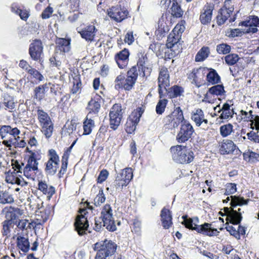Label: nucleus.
<instances>
[{
	"label": "nucleus",
	"mask_w": 259,
	"mask_h": 259,
	"mask_svg": "<svg viewBox=\"0 0 259 259\" xmlns=\"http://www.w3.org/2000/svg\"><path fill=\"white\" fill-rule=\"evenodd\" d=\"M183 222L182 223L185 227L189 229L195 230L199 233L203 234L208 236H214L218 235L219 231L216 229H212L211 224L205 223L203 225H198L196 223L199 222L197 217L194 218L193 219H188L187 215L182 217Z\"/></svg>",
	"instance_id": "f257e3e1"
},
{
	"label": "nucleus",
	"mask_w": 259,
	"mask_h": 259,
	"mask_svg": "<svg viewBox=\"0 0 259 259\" xmlns=\"http://www.w3.org/2000/svg\"><path fill=\"white\" fill-rule=\"evenodd\" d=\"M172 158L176 162L181 164H188L191 162L194 158V153L186 146L177 145L170 149Z\"/></svg>",
	"instance_id": "f03ea898"
},
{
	"label": "nucleus",
	"mask_w": 259,
	"mask_h": 259,
	"mask_svg": "<svg viewBox=\"0 0 259 259\" xmlns=\"http://www.w3.org/2000/svg\"><path fill=\"white\" fill-rule=\"evenodd\" d=\"M37 114L41 132L46 138H50L54 130V124L50 117L42 109H38Z\"/></svg>",
	"instance_id": "7ed1b4c3"
},
{
	"label": "nucleus",
	"mask_w": 259,
	"mask_h": 259,
	"mask_svg": "<svg viewBox=\"0 0 259 259\" xmlns=\"http://www.w3.org/2000/svg\"><path fill=\"white\" fill-rule=\"evenodd\" d=\"M20 134L19 130L17 127H12L10 125H3L0 128V136L3 139L6 138L8 136L13 137L9 140H4L3 143L7 147H11L12 145L16 144L17 140L20 139Z\"/></svg>",
	"instance_id": "20e7f679"
},
{
	"label": "nucleus",
	"mask_w": 259,
	"mask_h": 259,
	"mask_svg": "<svg viewBox=\"0 0 259 259\" xmlns=\"http://www.w3.org/2000/svg\"><path fill=\"white\" fill-rule=\"evenodd\" d=\"M132 169L130 167L122 169L117 174L114 182V186L116 190H121L123 187L126 186L133 179Z\"/></svg>",
	"instance_id": "39448f33"
},
{
	"label": "nucleus",
	"mask_w": 259,
	"mask_h": 259,
	"mask_svg": "<svg viewBox=\"0 0 259 259\" xmlns=\"http://www.w3.org/2000/svg\"><path fill=\"white\" fill-rule=\"evenodd\" d=\"M48 160L46 163L45 170L47 175H54L57 171L60 164V158L57 152L53 149L49 150Z\"/></svg>",
	"instance_id": "423d86ee"
},
{
	"label": "nucleus",
	"mask_w": 259,
	"mask_h": 259,
	"mask_svg": "<svg viewBox=\"0 0 259 259\" xmlns=\"http://www.w3.org/2000/svg\"><path fill=\"white\" fill-rule=\"evenodd\" d=\"M185 120L183 112L180 107H177L171 113L164 118L165 124L174 128L178 127Z\"/></svg>",
	"instance_id": "0eeeda50"
},
{
	"label": "nucleus",
	"mask_w": 259,
	"mask_h": 259,
	"mask_svg": "<svg viewBox=\"0 0 259 259\" xmlns=\"http://www.w3.org/2000/svg\"><path fill=\"white\" fill-rule=\"evenodd\" d=\"M184 30L185 26L183 24L179 23L176 25L172 31L167 37L166 46L168 48L172 49L179 46V41Z\"/></svg>",
	"instance_id": "6e6552de"
},
{
	"label": "nucleus",
	"mask_w": 259,
	"mask_h": 259,
	"mask_svg": "<svg viewBox=\"0 0 259 259\" xmlns=\"http://www.w3.org/2000/svg\"><path fill=\"white\" fill-rule=\"evenodd\" d=\"M194 133V130L191 124L187 120L182 122L176 140L179 143H184L191 139Z\"/></svg>",
	"instance_id": "1a4fd4ad"
},
{
	"label": "nucleus",
	"mask_w": 259,
	"mask_h": 259,
	"mask_svg": "<svg viewBox=\"0 0 259 259\" xmlns=\"http://www.w3.org/2000/svg\"><path fill=\"white\" fill-rule=\"evenodd\" d=\"M109 117L111 128L114 130L117 129L122 118V109L120 104H115L112 106L110 109Z\"/></svg>",
	"instance_id": "9d476101"
},
{
	"label": "nucleus",
	"mask_w": 259,
	"mask_h": 259,
	"mask_svg": "<svg viewBox=\"0 0 259 259\" xmlns=\"http://www.w3.org/2000/svg\"><path fill=\"white\" fill-rule=\"evenodd\" d=\"M158 81L159 97L162 98L163 96V90L167 91V87H168L170 85L169 75L166 67H162L160 69Z\"/></svg>",
	"instance_id": "9b49d317"
},
{
	"label": "nucleus",
	"mask_w": 259,
	"mask_h": 259,
	"mask_svg": "<svg viewBox=\"0 0 259 259\" xmlns=\"http://www.w3.org/2000/svg\"><path fill=\"white\" fill-rule=\"evenodd\" d=\"M95 249H98L107 257L112 255L116 251L117 245L111 240L105 239L104 241L96 243Z\"/></svg>",
	"instance_id": "f8f14e48"
},
{
	"label": "nucleus",
	"mask_w": 259,
	"mask_h": 259,
	"mask_svg": "<svg viewBox=\"0 0 259 259\" xmlns=\"http://www.w3.org/2000/svg\"><path fill=\"white\" fill-rule=\"evenodd\" d=\"M128 14L127 10L124 7H121V5L112 7L108 11V15L111 19L117 22H120L125 19Z\"/></svg>",
	"instance_id": "ddd939ff"
},
{
	"label": "nucleus",
	"mask_w": 259,
	"mask_h": 259,
	"mask_svg": "<svg viewBox=\"0 0 259 259\" xmlns=\"http://www.w3.org/2000/svg\"><path fill=\"white\" fill-rule=\"evenodd\" d=\"M207 72H208V68L206 67L194 69L189 74L188 78L193 80L192 82L194 83L196 86L199 87L204 83V78L206 76Z\"/></svg>",
	"instance_id": "4468645a"
},
{
	"label": "nucleus",
	"mask_w": 259,
	"mask_h": 259,
	"mask_svg": "<svg viewBox=\"0 0 259 259\" xmlns=\"http://www.w3.org/2000/svg\"><path fill=\"white\" fill-rule=\"evenodd\" d=\"M138 57L137 65L139 69L140 75L142 77L149 76L152 71V67L148 61L146 55L140 53L138 55Z\"/></svg>",
	"instance_id": "2eb2a0df"
},
{
	"label": "nucleus",
	"mask_w": 259,
	"mask_h": 259,
	"mask_svg": "<svg viewBox=\"0 0 259 259\" xmlns=\"http://www.w3.org/2000/svg\"><path fill=\"white\" fill-rule=\"evenodd\" d=\"M43 53V47L40 40H35L30 45L29 54L31 59L34 61H40Z\"/></svg>",
	"instance_id": "dca6fc26"
},
{
	"label": "nucleus",
	"mask_w": 259,
	"mask_h": 259,
	"mask_svg": "<svg viewBox=\"0 0 259 259\" xmlns=\"http://www.w3.org/2000/svg\"><path fill=\"white\" fill-rule=\"evenodd\" d=\"M142 114L140 111H135L130 115L125 125V130L128 134H132L135 131Z\"/></svg>",
	"instance_id": "f3484780"
},
{
	"label": "nucleus",
	"mask_w": 259,
	"mask_h": 259,
	"mask_svg": "<svg viewBox=\"0 0 259 259\" xmlns=\"http://www.w3.org/2000/svg\"><path fill=\"white\" fill-rule=\"evenodd\" d=\"M85 210L84 209L80 210L79 212L81 214L77 217L74 223L75 230L79 235H82L85 233V231L87 230L89 227L87 219L82 214H85Z\"/></svg>",
	"instance_id": "a211bd4d"
},
{
	"label": "nucleus",
	"mask_w": 259,
	"mask_h": 259,
	"mask_svg": "<svg viewBox=\"0 0 259 259\" xmlns=\"http://www.w3.org/2000/svg\"><path fill=\"white\" fill-rule=\"evenodd\" d=\"M191 119L197 126L202 125L203 129L207 128L208 120L205 119L204 113L201 109H197L192 113Z\"/></svg>",
	"instance_id": "6ab92c4d"
},
{
	"label": "nucleus",
	"mask_w": 259,
	"mask_h": 259,
	"mask_svg": "<svg viewBox=\"0 0 259 259\" xmlns=\"http://www.w3.org/2000/svg\"><path fill=\"white\" fill-rule=\"evenodd\" d=\"M129 55V51L126 49H124L115 55V60L120 68L123 69L127 66Z\"/></svg>",
	"instance_id": "aec40b11"
},
{
	"label": "nucleus",
	"mask_w": 259,
	"mask_h": 259,
	"mask_svg": "<svg viewBox=\"0 0 259 259\" xmlns=\"http://www.w3.org/2000/svg\"><path fill=\"white\" fill-rule=\"evenodd\" d=\"M97 31V28L94 25H89L82 29L78 31L82 38L88 41L94 40Z\"/></svg>",
	"instance_id": "412c9836"
},
{
	"label": "nucleus",
	"mask_w": 259,
	"mask_h": 259,
	"mask_svg": "<svg viewBox=\"0 0 259 259\" xmlns=\"http://www.w3.org/2000/svg\"><path fill=\"white\" fill-rule=\"evenodd\" d=\"M213 10V6L211 4H207L204 6L200 16V20L202 24H206L210 22Z\"/></svg>",
	"instance_id": "4be33fe9"
},
{
	"label": "nucleus",
	"mask_w": 259,
	"mask_h": 259,
	"mask_svg": "<svg viewBox=\"0 0 259 259\" xmlns=\"http://www.w3.org/2000/svg\"><path fill=\"white\" fill-rule=\"evenodd\" d=\"M219 147V150L222 154L231 153L236 147L233 142L229 140H224L220 143Z\"/></svg>",
	"instance_id": "5701e85b"
},
{
	"label": "nucleus",
	"mask_w": 259,
	"mask_h": 259,
	"mask_svg": "<svg viewBox=\"0 0 259 259\" xmlns=\"http://www.w3.org/2000/svg\"><path fill=\"white\" fill-rule=\"evenodd\" d=\"M160 217L163 227L165 229H168L172 224V215L169 210L163 208L161 210Z\"/></svg>",
	"instance_id": "b1692460"
},
{
	"label": "nucleus",
	"mask_w": 259,
	"mask_h": 259,
	"mask_svg": "<svg viewBox=\"0 0 259 259\" xmlns=\"http://www.w3.org/2000/svg\"><path fill=\"white\" fill-rule=\"evenodd\" d=\"M56 51L67 53L70 50V40L63 38H57L56 40Z\"/></svg>",
	"instance_id": "393cba45"
},
{
	"label": "nucleus",
	"mask_w": 259,
	"mask_h": 259,
	"mask_svg": "<svg viewBox=\"0 0 259 259\" xmlns=\"http://www.w3.org/2000/svg\"><path fill=\"white\" fill-rule=\"evenodd\" d=\"M225 92L224 87L222 85H215L209 88L208 92L205 94L203 102L211 103L209 99V95L219 96L222 95Z\"/></svg>",
	"instance_id": "a878e982"
},
{
	"label": "nucleus",
	"mask_w": 259,
	"mask_h": 259,
	"mask_svg": "<svg viewBox=\"0 0 259 259\" xmlns=\"http://www.w3.org/2000/svg\"><path fill=\"white\" fill-rule=\"evenodd\" d=\"M101 218H102L103 226L105 227L108 230L112 232L116 230V227L115 225L113 214H101Z\"/></svg>",
	"instance_id": "bb28decb"
},
{
	"label": "nucleus",
	"mask_w": 259,
	"mask_h": 259,
	"mask_svg": "<svg viewBox=\"0 0 259 259\" xmlns=\"http://www.w3.org/2000/svg\"><path fill=\"white\" fill-rule=\"evenodd\" d=\"M224 210L229 218L231 223L234 225L240 224L242 217L241 216L240 213H238L237 211H234V209L230 210L228 207H225Z\"/></svg>",
	"instance_id": "cd10ccee"
},
{
	"label": "nucleus",
	"mask_w": 259,
	"mask_h": 259,
	"mask_svg": "<svg viewBox=\"0 0 259 259\" xmlns=\"http://www.w3.org/2000/svg\"><path fill=\"white\" fill-rule=\"evenodd\" d=\"M38 189L44 194L47 195L50 199L55 193V188L48 185L45 181H39L38 184Z\"/></svg>",
	"instance_id": "c85d7f7f"
},
{
	"label": "nucleus",
	"mask_w": 259,
	"mask_h": 259,
	"mask_svg": "<svg viewBox=\"0 0 259 259\" xmlns=\"http://www.w3.org/2000/svg\"><path fill=\"white\" fill-rule=\"evenodd\" d=\"M206 81L209 84H214L220 81V77L217 71L212 68H208V72L206 73Z\"/></svg>",
	"instance_id": "c756f323"
},
{
	"label": "nucleus",
	"mask_w": 259,
	"mask_h": 259,
	"mask_svg": "<svg viewBox=\"0 0 259 259\" xmlns=\"http://www.w3.org/2000/svg\"><path fill=\"white\" fill-rule=\"evenodd\" d=\"M169 30V28L166 23V18L162 16L159 20L158 23V28L156 31L158 34H159L160 36H164Z\"/></svg>",
	"instance_id": "7c9ffc66"
},
{
	"label": "nucleus",
	"mask_w": 259,
	"mask_h": 259,
	"mask_svg": "<svg viewBox=\"0 0 259 259\" xmlns=\"http://www.w3.org/2000/svg\"><path fill=\"white\" fill-rule=\"evenodd\" d=\"M17 246L23 252H27L30 247V243L27 238L19 236L17 238Z\"/></svg>",
	"instance_id": "2f4dec72"
},
{
	"label": "nucleus",
	"mask_w": 259,
	"mask_h": 259,
	"mask_svg": "<svg viewBox=\"0 0 259 259\" xmlns=\"http://www.w3.org/2000/svg\"><path fill=\"white\" fill-rule=\"evenodd\" d=\"M70 80V82L73 84L71 92L73 94H76L79 91L81 85L80 75L76 73L72 74Z\"/></svg>",
	"instance_id": "473e14b6"
},
{
	"label": "nucleus",
	"mask_w": 259,
	"mask_h": 259,
	"mask_svg": "<svg viewBox=\"0 0 259 259\" xmlns=\"http://www.w3.org/2000/svg\"><path fill=\"white\" fill-rule=\"evenodd\" d=\"M3 105L5 110L12 112L15 108L16 103L14 102V98L9 95H5L4 100L2 104Z\"/></svg>",
	"instance_id": "72a5a7b5"
},
{
	"label": "nucleus",
	"mask_w": 259,
	"mask_h": 259,
	"mask_svg": "<svg viewBox=\"0 0 259 259\" xmlns=\"http://www.w3.org/2000/svg\"><path fill=\"white\" fill-rule=\"evenodd\" d=\"M233 12H230L228 10L221 8L219 11V14L217 16V23L219 25H221L225 23L226 20L230 16V14Z\"/></svg>",
	"instance_id": "f704fd0d"
},
{
	"label": "nucleus",
	"mask_w": 259,
	"mask_h": 259,
	"mask_svg": "<svg viewBox=\"0 0 259 259\" xmlns=\"http://www.w3.org/2000/svg\"><path fill=\"white\" fill-rule=\"evenodd\" d=\"M210 53L209 49L207 47H202L195 56V61L200 62L204 60Z\"/></svg>",
	"instance_id": "c9c22d12"
},
{
	"label": "nucleus",
	"mask_w": 259,
	"mask_h": 259,
	"mask_svg": "<svg viewBox=\"0 0 259 259\" xmlns=\"http://www.w3.org/2000/svg\"><path fill=\"white\" fill-rule=\"evenodd\" d=\"M101 105L98 101L92 99L88 103V109L90 111V112L88 115L89 116L92 113L94 114H97L100 109Z\"/></svg>",
	"instance_id": "e433bc0d"
},
{
	"label": "nucleus",
	"mask_w": 259,
	"mask_h": 259,
	"mask_svg": "<svg viewBox=\"0 0 259 259\" xmlns=\"http://www.w3.org/2000/svg\"><path fill=\"white\" fill-rule=\"evenodd\" d=\"M95 125V122L93 120L89 118V115H87L83 122V131L84 135H89L92 131V128Z\"/></svg>",
	"instance_id": "4c0bfd02"
},
{
	"label": "nucleus",
	"mask_w": 259,
	"mask_h": 259,
	"mask_svg": "<svg viewBox=\"0 0 259 259\" xmlns=\"http://www.w3.org/2000/svg\"><path fill=\"white\" fill-rule=\"evenodd\" d=\"M166 92L170 98H172L180 96L183 92V89L180 87L175 85L169 88L168 90H167Z\"/></svg>",
	"instance_id": "58836bf2"
},
{
	"label": "nucleus",
	"mask_w": 259,
	"mask_h": 259,
	"mask_svg": "<svg viewBox=\"0 0 259 259\" xmlns=\"http://www.w3.org/2000/svg\"><path fill=\"white\" fill-rule=\"evenodd\" d=\"M14 201L12 195L7 191H0V203H11Z\"/></svg>",
	"instance_id": "ea45409f"
},
{
	"label": "nucleus",
	"mask_w": 259,
	"mask_h": 259,
	"mask_svg": "<svg viewBox=\"0 0 259 259\" xmlns=\"http://www.w3.org/2000/svg\"><path fill=\"white\" fill-rule=\"evenodd\" d=\"M231 205L233 207L236 206H241L246 205L248 203V200H245L243 197H237L235 196H231Z\"/></svg>",
	"instance_id": "a19ab883"
},
{
	"label": "nucleus",
	"mask_w": 259,
	"mask_h": 259,
	"mask_svg": "<svg viewBox=\"0 0 259 259\" xmlns=\"http://www.w3.org/2000/svg\"><path fill=\"white\" fill-rule=\"evenodd\" d=\"M239 59V56L236 54H230L224 57L226 63L229 66L235 64L238 61Z\"/></svg>",
	"instance_id": "79ce46f5"
},
{
	"label": "nucleus",
	"mask_w": 259,
	"mask_h": 259,
	"mask_svg": "<svg viewBox=\"0 0 259 259\" xmlns=\"http://www.w3.org/2000/svg\"><path fill=\"white\" fill-rule=\"evenodd\" d=\"M233 127L231 123L222 125L220 128L221 136L223 137H226L230 135L233 132Z\"/></svg>",
	"instance_id": "37998d69"
},
{
	"label": "nucleus",
	"mask_w": 259,
	"mask_h": 259,
	"mask_svg": "<svg viewBox=\"0 0 259 259\" xmlns=\"http://www.w3.org/2000/svg\"><path fill=\"white\" fill-rule=\"evenodd\" d=\"M239 25L244 26H254L259 27V19L257 16H253L252 18H250L248 20L241 22Z\"/></svg>",
	"instance_id": "c03bdc74"
},
{
	"label": "nucleus",
	"mask_w": 259,
	"mask_h": 259,
	"mask_svg": "<svg viewBox=\"0 0 259 259\" xmlns=\"http://www.w3.org/2000/svg\"><path fill=\"white\" fill-rule=\"evenodd\" d=\"M167 102L168 101L166 99H161L159 100L156 106V112L157 114L161 115L164 112Z\"/></svg>",
	"instance_id": "a18cd8bd"
},
{
	"label": "nucleus",
	"mask_w": 259,
	"mask_h": 259,
	"mask_svg": "<svg viewBox=\"0 0 259 259\" xmlns=\"http://www.w3.org/2000/svg\"><path fill=\"white\" fill-rule=\"evenodd\" d=\"M24 175L29 179L34 180L35 175L38 171L37 169H33L30 167L25 166L23 169Z\"/></svg>",
	"instance_id": "49530a36"
},
{
	"label": "nucleus",
	"mask_w": 259,
	"mask_h": 259,
	"mask_svg": "<svg viewBox=\"0 0 259 259\" xmlns=\"http://www.w3.org/2000/svg\"><path fill=\"white\" fill-rule=\"evenodd\" d=\"M171 15L177 18L182 16L183 12L177 3H173L171 7Z\"/></svg>",
	"instance_id": "de8ad7c7"
},
{
	"label": "nucleus",
	"mask_w": 259,
	"mask_h": 259,
	"mask_svg": "<svg viewBox=\"0 0 259 259\" xmlns=\"http://www.w3.org/2000/svg\"><path fill=\"white\" fill-rule=\"evenodd\" d=\"M106 197L103 192V190L101 189L98 195L94 199V204L96 206L101 205L105 201Z\"/></svg>",
	"instance_id": "09e8293b"
},
{
	"label": "nucleus",
	"mask_w": 259,
	"mask_h": 259,
	"mask_svg": "<svg viewBox=\"0 0 259 259\" xmlns=\"http://www.w3.org/2000/svg\"><path fill=\"white\" fill-rule=\"evenodd\" d=\"M230 51L231 47L226 44H221L217 46V51L220 54H227Z\"/></svg>",
	"instance_id": "8fccbe9b"
},
{
	"label": "nucleus",
	"mask_w": 259,
	"mask_h": 259,
	"mask_svg": "<svg viewBox=\"0 0 259 259\" xmlns=\"http://www.w3.org/2000/svg\"><path fill=\"white\" fill-rule=\"evenodd\" d=\"M45 92L43 90L42 86H38L34 90L35 98L38 101H40L45 97Z\"/></svg>",
	"instance_id": "3c124183"
},
{
	"label": "nucleus",
	"mask_w": 259,
	"mask_h": 259,
	"mask_svg": "<svg viewBox=\"0 0 259 259\" xmlns=\"http://www.w3.org/2000/svg\"><path fill=\"white\" fill-rule=\"evenodd\" d=\"M28 73L30 74L33 78L38 80V82H40L44 79L43 75L38 71L33 68L29 71Z\"/></svg>",
	"instance_id": "603ef678"
},
{
	"label": "nucleus",
	"mask_w": 259,
	"mask_h": 259,
	"mask_svg": "<svg viewBox=\"0 0 259 259\" xmlns=\"http://www.w3.org/2000/svg\"><path fill=\"white\" fill-rule=\"evenodd\" d=\"M125 77L123 75H119L117 76L115 80V88L116 90L123 88Z\"/></svg>",
	"instance_id": "864d4df0"
},
{
	"label": "nucleus",
	"mask_w": 259,
	"mask_h": 259,
	"mask_svg": "<svg viewBox=\"0 0 259 259\" xmlns=\"http://www.w3.org/2000/svg\"><path fill=\"white\" fill-rule=\"evenodd\" d=\"M12 11L17 14H18L21 19L24 20H26L29 17V12L26 10H22L20 9H17L16 11H15V8L14 6L12 7Z\"/></svg>",
	"instance_id": "5fc2aeb1"
},
{
	"label": "nucleus",
	"mask_w": 259,
	"mask_h": 259,
	"mask_svg": "<svg viewBox=\"0 0 259 259\" xmlns=\"http://www.w3.org/2000/svg\"><path fill=\"white\" fill-rule=\"evenodd\" d=\"M135 82L136 81L132 79V77L131 78L127 76L126 78H124V84L123 85V88L125 90H131L135 84Z\"/></svg>",
	"instance_id": "6e6d98bb"
},
{
	"label": "nucleus",
	"mask_w": 259,
	"mask_h": 259,
	"mask_svg": "<svg viewBox=\"0 0 259 259\" xmlns=\"http://www.w3.org/2000/svg\"><path fill=\"white\" fill-rule=\"evenodd\" d=\"M237 191L236 185L234 183H228L226 186V192L225 194L227 195L233 194Z\"/></svg>",
	"instance_id": "4d7b16f0"
},
{
	"label": "nucleus",
	"mask_w": 259,
	"mask_h": 259,
	"mask_svg": "<svg viewBox=\"0 0 259 259\" xmlns=\"http://www.w3.org/2000/svg\"><path fill=\"white\" fill-rule=\"evenodd\" d=\"M53 12V8L48 6L43 11L41 14V17L43 19H48L52 16Z\"/></svg>",
	"instance_id": "13d9d810"
},
{
	"label": "nucleus",
	"mask_w": 259,
	"mask_h": 259,
	"mask_svg": "<svg viewBox=\"0 0 259 259\" xmlns=\"http://www.w3.org/2000/svg\"><path fill=\"white\" fill-rule=\"evenodd\" d=\"M241 118L244 120L250 121L252 120L253 118V115L252 114V111L250 110L249 112L245 111L243 110L240 111Z\"/></svg>",
	"instance_id": "bf43d9fd"
},
{
	"label": "nucleus",
	"mask_w": 259,
	"mask_h": 259,
	"mask_svg": "<svg viewBox=\"0 0 259 259\" xmlns=\"http://www.w3.org/2000/svg\"><path fill=\"white\" fill-rule=\"evenodd\" d=\"M38 163L36 159H34L33 158H28L27 163L25 166L30 167L32 169L34 168V169L38 170Z\"/></svg>",
	"instance_id": "052dcab7"
},
{
	"label": "nucleus",
	"mask_w": 259,
	"mask_h": 259,
	"mask_svg": "<svg viewBox=\"0 0 259 259\" xmlns=\"http://www.w3.org/2000/svg\"><path fill=\"white\" fill-rule=\"evenodd\" d=\"M138 73L136 66H133L127 73V76L132 77V79L136 81Z\"/></svg>",
	"instance_id": "680f3d73"
},
{
	"label": "nucleus",
	"mask_w": 259,
	"mask_h": 259,
	"mask_svg": "<svg viewBox=\"0 0 259 259\" xmlns=\"http://www.w3.org/2000/svg\"><path fill=\"white\" fill-rule=\"evenodd\" d=\"M108 175L109 172L107 170L103 169L101 170L98 178V183H102L105 181L107 179Z\"/></svg>",
	"instance_id": "e2e57ef3"
},
{
	"label": "nucleus",
	"mask_w": 259,
	"mask_h": 259,
	"mask_svg": "<svg viewBox=\"0 0 259 259\" xmlns=\"http://www.w3.org/2000/svg\"><path fill=\"white\" fill-rule=\"evenodd\" d=\"M226 229L231 235L234 236L237 239H240V237L238 233H237V230H236L235 228L232 226L228 225L226 227Z\"/></svg>",
	"instance_id": "0e129e2a"
},
{
	"label": "nucleus",
	"mask_w": 259,
	"mask_h": 259,
	"mask_svg": "<svg viewBox=\"0 0 259 259\" xmlns=\"http://www.w3.org/2000/svg\"><path fill=\"white\" fill-rule=\"evenodd\" d=\"M222 113L220 115V118L223 119H227L232 117L233 114V110H226L222 111Z\"/></svg>",
	"instance_id": "69168bd1"
},
{
	"label": "nucleus",
	"mask_w": 259,
	"mask_h": 259,
	"mask_svg": "<svg viewBox=\"0 0 259 259\" xmlns=\"http://www.w3.org/2000/svg\"><path fill=\"white\" fill-rule=\"evenodd\" d=\"M19 66L20 68L25 70L28 73H29V71L32 68L28 62L24 60H21L20 61Z\"/></svg>",
	"instance_id": "338daca9"
},
{
	"label": "nucleus",
	"mask_w": 259,
	"mask_h": 259,
	"mask_svg": "<svg viewBox=\"0 0 259 259\" xmlns=\"http://www.w3.org/2000/svg\"><path fill=\"white\" fill-rule=\"evenodd\" d=\"M141 223L137 219H135L133 221V231L137 234H139L141 232Z\"/></svg>",
	"instance_id": "774afa93"
}]
</instances>
